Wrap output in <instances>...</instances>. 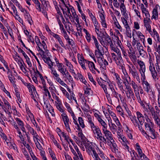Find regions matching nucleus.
I'll return each mask as SVG.
<instances>
[{
  "label": "nucleus",
  "mask_w": 160,
  "mask_h": 160,
  "mask_svg": "<svg viewBox=\"0 0 160 160\" xmlns=\"http://www.w3.org/2000/svg\"><path fill=\"white\" fill-rule=\"evenodd\" d=\"M136 46L140 55L145 58L147 57L148 56L147 53L144 50L143 47L141 45L140 43H137Z\"/></svg>",
  "instance_id": "obj_10"
},
{
  "label": "nucleus",
  "mask_w": 160,
  "mask_h": 160,
  "mask_svg": "<svg viewBox=\"0 0 160 160\" xmlns=\"http://www.w3.org/2000/svg\"><path fill=\"white\" fill-rule=\"evenodd\" d=\"M120 9L122 15L125 17H127L128 15L126 12V7L124 4H121L120 6Z\"/></svg>",
  "instance_id": "obj_26"
},
{
  "label": "nucleus",
  "mask_w": 160,
  "mask_h": 160,
  "mask_svg": "<svg viewBox=\"0 0 160 160\" xmlns=\"http://www.w3.org/2000/svg\"><path fill=\"white\" fill-rule=\"evenodd\" d=\"M87 118L88 119V121L90 124L91 128H92L95 126V125L93 122L91 116L90 115L88 116Z\"/></svg>",
  "instance_id": "obj_43"
},
{
  "label": "nucleus",
  "mask_w": 160,
  "mask_h": 160,
  "mask_svg": "<svg viewBox=\"0 0 160 160\" xmlns=\"http://www.w3.org/2000/svg\"><path fill=\"white\" fill-rule=\"evenodd\" d=\"M107 139V141L106 143L110 147L112 151L115 153L118 152L117 146L112 137H111L110 138H109Z\"/></svg>",
  "instance_id": "obj_4"
},
{
  "label": "nucleus",
  "mask_w": 160,
  "mask_h": 160,
  "mask_svg": "<svg viewBox=\"0 0 160 160\" xmlns=\"http://www.w3.org/2000/svg\"><path fill=\"white\" fill-rule=\"evenodd\" d=\"M130 84L132 86V88L134 89V93L139 92L138 86L134 81H132L130 83Z\"/></svg>",
  "instance_id": "obj_36"
},
{
  "label": "nucleus",
  "mask_w": 160,
  "mask_h": 160,
  "mask_svg": "<svg viewBox=\"0 0 160 160\" xmlns=\"http://www.w3.org/2000/svg\"><path fill=\"white\" fill-rule=\"evenodd\" d=\"M114 75L115 76V78L116 79V82L119 87L122 86V81L120 78L119 75L117 73H115Z\"/></svg>",
  "instance_id": "obj_25"
},
{
  "label": "nucleus",
  "mask_w": 160,
  "mask_h": 160,
  "mask_svg": "<svg viewBox=\"0 0 160 160\" xmlns=\"http://www.w3.org/2000/svg\"><path fill=\"white\" fill-rule=\"evenodd\" d=\"M98 84L103 88L105 93L106 94H107L108 91L107 89V87L109 85V82L104 80H103L102 82L99 80H98Z\"/></svg>",
  "instance_id": "obj_14"
},
{
  "label": "nucleus",
  "mask_w": 160,
  "mask_h": 160,
  "mask_svg": "<svg viewBox=\"0 0 160 160\" xmlns=\"http://www.w3.org/2000/svg\"><path fill=\"white\" fill-rule=\"evenodd\" d=\"M151 72L152 77L155 81H156L158 79V76L157 73L155 70L154 66L152 61L151 60Z\"/></svg>",
  "instance_id": "obj_11"
},
{
  "label": "nucleus",
  "mask_w": 160,
  "mask_h": 160,
  "mask_svg": "<svg viewBox=\"0 0 160 160\" xmlns=\"http://www.w3.org/2000/svg\"><path fill=\"white\" fill-rule=\"evenodd\" d=\"M116 110L118 112V114L122 116L123 117H124V112L120 106H118L117 107Z\"/></svg>",
  "instance_id": "obj_37"
},
{
  "label": "nucleus",
  "mask_w": 160,
  "mask_h": 160,
  "mask_svg": "<svg viewBox=\"0 0 160 160\" xmlns=\"http://www.w3.org/2000/svg\"><path fill=\"white\" fill-rule=\"evenodd\" d=\"M143 13H144L145 16L144 18H150V15L149 14V12L148 10L146 8L142 11Z\"/></svg>",
  "instance_id": "obj_49"
},
{
  "label": "nucleus",
  "mask_w": 160,
  "mask_h": 160,
  "mask_svg": "<svg viewBox=\"0 0 160 160\" xmlns=\"http://www.w3.org/2000/svg\"><path fill=\"white\" fill-rule=\"evenodd\" d=\"M140 103L141 105L143 106L144 112V116L146 119L145 122V126L146 132L149 133L150 132V108L149 107V103H146L144 105L141 101V102H138Z\"/></svg>",
  "instance_id": "obj_1"
},
{
  "label": "nucleus",
  "mask_w": 160,
  "mask_h": 160,
  "mask_svg": "<svg viewBox=\"0 0 160 160\" xmlns=\"http://www.w3.org/2000/svg\"><path fill=\"white\" fill-rule=\"evenodd\" d=\"M98 121L102 127V130L106 128H107L108 126L107 124L102 118L99 119Z\"/></svg>",
  "instance_id": "obj_40"
},
{
  "label": "nucleus",
  "mask_w": 160,
  "mask_h": 160,
  "mask_svg": "<svg viewBox=\"0 0 160 160\" xmlns=\"http://www.w3.org/2000/svg\"><path fill=\"white\" fill-rule=\"evenodd\" d=\"M78 121L79 125L82 128L85 127V125L84 124V120L81 117H79L78 118Z\"/></svg>",
  "instance_id": "obj_42"
},
{
  "label": "nucleus",
  "mask_w": 160,
  "mask_h": 160,
  "mask_svg": "<svg viewBox=\"0 0 160 160\" xmlns=\"http://www.w3.org/2000/svg\"><path fill=\"white\" fill-rule=\"evenodd\" d=\"M103 43L102 42V43H101V44L103 46V47L106 48L107 47H108V46L111 43L112 41L111 38L109 36L104 39H103Z\"/></svg>",
  "instance_id": "obj_17"
},
{
  "label": "nucleus",
  "mask_w": 160,
  "mask_h": 160,
  "mask_svg": "<svg viewBox=\"0 0 160 160\" xmlns=\"http://www.w3.org/2000/svg\"><path fill=\"white\" fill-rule=\"evenodd\" d=\"M56 64L58 71L63 75L64 73L67 71V68H65V67L63 65L62 63L59 62L57 63L56 62Z\"/></svg>",
  "instance_id": "obj_15"
},
{
  "label": "nucleus",
  "mask_w": 160,
  "mask_h": 160,
  "mask_svg": "<svg viewBox=\"0 0 160 160\" xmlns=\"http://www.w3.org/2000/svg\"><path fill=\"white\" fill-rule=\"evenodd\" d=\"M8 146L10 149H13L16 150H18L17 146L14 143H12L11 142Z\"/></svg>",
  "instance_id": "obj_54"
},
{
  "label": "nucleus",
  "mask_w": 160,
  "mask_h": 160,
  "mask_svg": "<svg viewBox=\"0 0 160 160\" xmlns=\"http://www.w3.org/2000/svg\"><path fill=\"white\" fill-rule=\"evenodd\" d=\"M8 77L11 82L16 86V85L14 84V81L15 80L14 74H13L12 72L10 70H8Z\"/></svg>",
  "instance_id": "obj_19"
},
{
  "label": "nucleus",
  "mask_w": 160,
  "mask_h": 160,
  "mask_svg": "<svg viewBox=\"0 0 160 160\" xmlns=\"http://www.w3.org/2000/svg\"><path fill=\"white\" fill-rule=\"evenodd\" d=\"M85 146L86 150H87V149H88V150L90 152L94 148L92 147V144L88 142L86 143Z\"/></svg>",
  "instance_id": "obj_41"
},
{
  "label": "nucleus",
  "mask_w": 160,
  "mask_h": 160,
  "mask_svg": "<svg viewBox=\"0 0 160 160\" xmlns=\"http://www.w3.org/2000/svg\"><path fill=\"white\" fill-rule=\"evenodd\" d=\"M104 54V49L102 47H100L95 50V55L97 58L102 57Z\"/></svg>",
  "instance_id": "obj_12"
},
{
  "label": "nucleus",
  "mask_w": 160,
  "mask_h": 160,
  "mask_svg": "<svg viewBox=\"0 0 160 160\" xmlns=\"http://www.w3.org/2000/svg\"><path fill=\"white\" fill-rule=\"evenodd\" d=\"M137 63L140 66V69H143H143L145 68V65L142 61L138 60Z\"/></svg>",
  "instance_id": "obj_47"
},
{
  "label": "nucleus",
  "mask_w": 160,
  "mask_h": 160,
  "mask_svg": "<svg viewBox=\"0 0 160 160\" xmlns=\"http://www.w3.org/2000/svg\"><path fill=\"white\" fill-rule=\"evenodd\" d=\"M119 68L120 69L122 70V72L123 73V74L127 72L126 70L124 67V64L122 65H120V67H119Z\"/></svg>",
  "instance_id": "obj_61"
},
{
  "label": "nucleus",
  "mask_w": 160,
  "mask_h": 160,
  "mask_svg": "<svg viewBox=\"0 0 160 160\" xmlns=\"http://www.w3.org/2000/svg\"><path fill=\"white\" fill-rule=\"evenodd\" d=\"M151 112L152 117L154 119L155 123L158 126L160 127V118L158 117L160 111L158 109V107L157 106H155V108L152 107L151 109Z\"/></svg>",
  "instance_id": "obj_2"
},
{
  "label": "nucleus",
  "mask_w": 160,
  "mask_h": 160,
  "mask_svg": "<svg viewBox=\"0 0 160 160\" xmlns=\"http://www.w3.org/2000/svg\"><path fill=\"white\" fill-rule=\"evenodd\" d=\"M154 123L151 122V138L153 139L157 138L158 135L154 128Z\"/></svg>",
  "instance_id": "obj_13"
},
{
  "label": "nucleus",
  "mask_w": 160,
  "mask_h": 160,
  "mask_svg": "<svg viewBox=\"0 0 160 160\" xmlns=\"http://www.w3.org/2000/svg\"><path fill=\"white\" fill-rule=\"evenodd\" d=\"M38 46V48L37 49L38 51L40 52H41V53L42 54H43L44 53V51L42 49V48L44 50H46V49L47 48V46L43 45V44L41 43V42L38 45H37Z\"/></svg>",
  "instance_id": "obj_29"
},
{
  "label": "nucleus",
  "mask_w": 160,
  "mask_h": 160,
  "mask_svg": "<svg viewBox=\"0 0 160 160\" xmlns=\"http://www.w3.org/2000/svg\"><path fill=\"white\" fill-rule=\"evenodd\" d=\"M82 29L81 28V26H78L77 27V30L78 31V35L80 36H82Z\"/></svg>",
  "instance_id": "obj_60"
},
{
  "label": "nucleus",
  "mask_w": 160,
  "mask_h": 160,
  "mask_svg": "<svg viewBox=\"0 0 160 160\" xmlns=\"http://www.w3.org/2000/svg\"><path fill=\"white\" fill-rule=\"evenodd\" d=\"M15 120L19 126L21 127L24 125L23 122L20 119L17 118L15 119Z\"/></svg>",
  "instance_id": "obj_57"
},
{
  "label": "nucleus",
  "mask_w": 160,
  "mask_h": 160,
  "mask_svg": "<svg viewBox=\"0 0 160 160\" xmlns=\"http://www.w3.org/2000/svg\"><path fill=\"white\" fill-rule=\"evenodd\" d=\"M37 148L40 150H43V148L42 147L39 142H35Z\"/></svg>",
  "instance_id": "obj_64"
},
{
  "label": "nucleus",
  "mask_w": 160,
  "mask_h": 160,
  "mask_svg": "<svg viewBox=\"0 0 160 160\" xmlns=\"http://www.w3.org/2000/svg\"><path fill=\"white\" fill-rule=\"evenodd\" d=\"M153 37L156 41L160 42V38L159 37V35L158 33L153 35Z\"/></svg>",
  "instance_id": "obj_62"
},
{
  "label": "nucleus",
  "mask_w": 160,
  "mask_h": 160,
  "mask_svg": "<svg viewBox=\"0 0 160 160\" xmlns=\"http://www.w3.org/2000/svg\"><path fill=\"white\" fill-rule=\"evenodd\" d=\"M33 2L36 4V9L39 11L41 10L40 4L38 0H33Z\"/></svg>",
  "instance_id": "obj_44"
},
{
  "label": "nucleus",
  "mask_w": 160,
  "mask_h": 160,
  "mask_svg": "<svg viewBox=\"0 0 160 160\" xmlns=\"http://www.w3.org/2000/svg\"><path fill=\"white\" fill-rule=\"evenodd\" d=\"M69 123V122H64V124L65 125V127H66V128L67 131L68 132L71 133V129L70 128Z\"/></svg>",
  "instance_id": "obj_52"
},
{
  "label": "nucleus",
  "mask_w": 160,
  "mask_h": 160,
  "mask_svg": "<svg viewBox=\"0 0 160 160\" xmlns=\"http://www.w3.org/2000/svg\"><path fill=\"white\" fill-rule=\"evenodd\" d=\"M94 134H96L97 135L102 133L100 129L98 127L95 126L91 128Z\"/></svg>",
  "instance_id": "obj_27"
},
{
  "label": "nucleus",
  "mask_w": 160,
  "mask_h": 160,
  "mask_svg": "<svg viewBox=\"0 0 160 160\" xmlns=\"http://www.w3.org/2000/svg\"><path fill=\"white\" fill-rule=\"evenodd\" d=\"M154 48L155 51L158 53V56H156L157 63L156 64V68L157 70H158V69H160L158 64L160 63V46L159 45H158L157 44H155L154 45Z\"/></svg>",
  "instance_id": "obj_9"
},
{
  "label": "nucleus",
  "mask_w": 160,
  "mask_h": 160,
  "mask_svg": "<svg viewBox=\"0 0 160 160\" xmlns=\"http://www.w3.org/2000/svg\"><path fill=\"white\" fill-rule=\"evenodd\" d=\"M56 106L58 109L61 112L62 114H64V112L62 107V105L60 103V104H56Z\"/></svg>",
  "instance_id": "obj_46"
},
{
  "label": "nucleus",
  "mask_w": 160,
  "mask_h": 160,
  "mask_svg": "<svg viewBox=\"0 0 160 160\" xmlns=\"http://www.w3.org/2000/svg\"><path fill=\"white\" fill-rule=\"evenodd\" d=\"M158 10L153 9L152 11V15L151 19L152 20H154L156 21L158 18Z\"/></svg>",
  "instance_id": "obj_28"
},
{
  "label": "nucleus",
  "mask_w": 160,
  "mask_h": 160,
  "mask_svg": "<svg viewBox=\"0 0 160 160\" xmlns=\"http://www.w3.org/2000/svg\"><path fill=\"white\" fill-rule=\"evenodd\" d=\"M51 35L55 38L58 41L59 44L62 47L66 48V46L63 43L62 40L60 36L57 34L54 33H52Z\"/></svg>",
  "instance_id": "obj_16"
},
{
  "label": "nucleus",
  "mask_w": 160,
  "mask_h": 160,
  "mask_svg": "<svg viewBox=\"0 0 160 160\" xmlns=\"http://www.w3.org/2000/svg\"><path fill=\"white\" fill-rule=\"evenodd\" d=\"M143 88L144 91L149 94V91L150 89V85L149 83L147 81L144 80L143 81Z\"/></svg>",
  "instance_id": "obj_23"
},
{
  "label": "nucleus",
  "mask_w": 160,
  "mask_h": 160,
  "mask_svg": "<svg viewBox=\"0 0 160 160\" xmlns=\"http://www.w3.org/2000/svg\"><path fill=\"white\" fill-rule=\"evenodd\" d=\"M109 45L111 50L116 53L119 58H121V54L120 50L118 48H115L113 42H112Z\"/></svg>",
  "instance_id": "obj_18"
},
{
  "label": "nucleus",
  "mask_w": 160,
  "mask_h": 160,
  "mask_svg": "<svg viewBox=\"0 0 160 160\" xmlns=\"http://www.w3.org/2000/svg\"><path fill=\"white\" fill-rule=\"evenodd\" d=\"M88 61H87L85 59L83 61H82L81 62H79L80 65L81 66L82 68L84 70L86 69V68L85 66V64H88Z\"/></svg>",
  "instance_id": "obj_39"
},
{
  "label": "nucleus",
  "mask_w": 160,
  "mask_h": 160,
  "mask_svg": "<svg viewBox=\"0 0 160 160\" xmlns=\"http://www.w3.org/2000/svg\"><path fill=\"white\" fill-rule=\"evenodd\" d=\"M16 3V5L21 12H23L26 10L25 8L22 7V6L17 1Z\"/></svg>",
  "instance_id": "obj_53"
},
{
  "label": "nucleus",
  "mask_w": 160,
  "mask_h": 160,
  "mask_svg": "<svg viewBox=\"0 0 160 160\" xmlns=\"http://www.w3.org/2000/svg\"><path fill=\"white\" fill-rule=\"evenodd\" d=\"M64 60L65 62V64L67 67L69 68L70 67H72V65L71 64V63L66 58H64Z\"/></svg>",
  "instance_id": "obj_59"
},
{
  "label": "nucleus",
  "mask_w": 160,
  "mask_h": 160,
  "mask_svg": "<svg viewBox=\"0 0 160 160\" xmlns=\"http://www.w3.org/2000/svg\"><path fill=\"white\" fill-rule=\"evenodd\" d=\"M24 14V16L25 17V18L27 19L29 23L31 25L32 22H32V19L31 18V17L30 14H29L28 12L26 10L24 12H23Z\"/></svg>",
  "instance_id": "obj_34"
},
{
  "label": "nucleus",
  "mask_w": 160,
  "mask_h": 160,
  "mask_svg": "<svg viewBox=\"0 0 160 160\" xmlns=\"http://www.w3.org/2000/svg\"><path fill=\"white\" fill-rule=\"evenodd\" d=\"M126 86L127 91L126 92V94L128 99H132L133 100H135V98L134 95V93L131 88L128 86H127L126 82H123Z\"/></svg>",
  "instance_id": "obj_8"
},
{
  "label": "nucleus",
  "mask_w": 160,
  "mask_h": 160,
  "mask_svg": "<svg viewBox=\"0 0 160 160\" xmlns=\"http://www.w3.org/2000/svg\"><path fill=\"white\" fill-rule=\"evenodd\" d=\"M11 9H12L14 15H16L18 14V12H17L15 6L12 4L11 5Z\"/></svg>",
  "instance_id": "obj_55"
},
{
  "label": "nucleus",
  "mask_w": 160,
  "mask_h": 160,
  "mask_svg": "<svg viewBox=\"0 0 160 160\" xmlns=\"http://www.w3.org/2000/svg\"><path fill=\"white\" fill-rule=\"evenodd\" d=\"M128 72L129 74L131 75L133 78L136 79L137 81L140 82V80L138 72L134 66L132 65V67L128 66Z\"/></svg>",
  "instance_id": "obj_3"
},
{
  "label": "nucleus",
  "mask_w": 160,
  "mask_h": 160,
  "mask_svg": "<svg viewBox=\"0 0 160 160\" xmlns=\"http://www.w3.org/2000/svg\"><path fill=\"white\" fill-rule=\"evenodd\" d=\"M27 87L28 88L29 92L31 93V94L33 92H35V91L36 90V89L33 85L31 84H28Z\"/></svg>",
  "instance_id": "obj_38"
},
{
  "label": "nucleus",
  "mask_w": 160,
  "mask_h": 160,
  "mask_svg": "<svg viewBox=\"0 0 160 160\" xmlns=\"http://www.w3.org/2000/svg\"><path fill=\"white\" fill-rule=\"evenodd\" d=\"M27 128L29 132L30 133H31L32 135H34L36 134V132L34 130V129L31 127L29 125L27 126Z\"/></svg>",
  "instance_id": "obj_45"
},
{
  "label": "nucleus",
  "mask_w": 160,
  "mask_h": 160,
  "mask_svg": "<svg viewBox=\"0 0 160 160\" xmlns=\"http://www.w3.org/2000/svg\"><path fill=\"white\" fill-rule=\"evenodd\" d=\"M144 23L146 30L150 32V18H144Z\"/></svg>",
  "instance_id": "obj_20"
},
{
  "label": "nucleus",
  "mask_w": 160,
  "mask_h": 160,
  "mask_svg": "<svg viewBox=\"0 0 160 160\" xmlns=\"http://www.w3.org/2000/svg\"><path fill=\"white\" fill-rule=\"evenodd\" d=\"M78 62H81L82 61L85 60V59H84L83 57L81 54H80L79 53H78Z\"/></svg>",
  "instance_id": "obj_63"
},
{
  "label": "nucleus",
  "mask_w": 160,
  "mask_h": 160,
  "mask_svg": "<svg viewBox=\"0 0 160 160\" xmlns=\"http://www.w3.org/2000/svg\"><path fill=\"white\" fill-rule=\"evenodd\" d=\"M111 123V125L109 124V126L111 131L113 134H114L117 131V126L115 124L112 123V122Z\"/></svg>",
  "instance_id": "obj_33"
},
{
  "label": "nucleus",
  "mask_w": 160,
  "mask_h": 160,
  "mask_svg": "<svg viewBox=\"0 0 160 160\" xmlns=\"http://www.w3.org/2000/svg\"><path fill=\"white\" fill-rule=\"evenodd\" d=\"M88 67L90 69H94V70H96L98 73H100V71L96 68L95 65L93 62L88 61Z\"/></svg>",
  "instance_id": "obj_31"
},
{
  "label": "nucleus",
  "mask_w": 160,
  "mask_h": 160,
  "mask_svg": "<svg viewBox=\"0 0 160 160\" xmlns=\"http://www.w3.org/2000/svg\"><path fill=\"white\" fill-rule=\"evenodd\" d=\"M118 138L119 141L122 144H126V142H128L127 139L125 137L122 135H118Z\"/></svg>",
  "instance_id": "obj_32"
},
{
  "label": "nucleus",
  "mask_w": 160,
  "mask_h": 160,
  "mask_svg": "<svg viewBox=\"0 0 160 160\" xmlns=\"http://www.w3.org/2000/svg\"><path fill=\"white\" fill-rule=\"evenodd\" d=\"M35 75L37 77H39L41 80V81L43 85V87H45L46 86V82L43 78V77L42 76V74L38 70H37L36 72Z\"/></svg>",
  "instance_id": "obj_24"
},
{
  "label": "nucleus",
  "mask_w": 160,
  "mask_h": 160,
  "mask_svg": "<svg viewBox=\"0 0 160 160\" xmlns=\"http://www.w3.org/2000/svg\"><path fill=\"white\" fill-rule=\"evenodd\" d=\"M128 56L131 61L134 65H135L137 58L135 52L132 47L128 49Z\"/></svg>",
  "instance_id": "obj_6"
},
{
  "label": "nucleus",
  "mask_w": 160,
  "mask_h": 160,
  "mask_svg": "<svg viewBox=\"0 0 160 160\" xmlns=\"http://www.w3.org/2000/svg\"><path fill=\"white\" fill-rule=\"evenodd\" d=\"M51 69V73L53 75V77L54 78L57 77H59V75L58 73L56 70L53 69V68Z\"/></svg>",
  "instance_id": "obj_48"
},
{
  "label": "nucleus",
  "mask_w": 160,
  "mask_h": 160,
  "mask_svg": "<svg viewBox=\"0 0 160 160\" xmlns=\"http://www.w3.org/2000/svg\"><path fill=\"white\" fill-rule=\"evenodd\" d=\"M98 36V38L100 42V43H103V38H102V34L101 32L100 33L98 32L96 33Z\"/></svg>",
  "instance_id": "obj_56"
},
{
  "label": "nucleus",
  "mask_w": 160,
  "mask_h": 160,
  "mask_svg": "<svg viewBox=\"0 0 160 160\" xmlns=\"http://www.w3.org/2000/svg\"><path fill=\"white\" fill-rule=\"evenodd\" d=\"M138 120L139 123L142 125L144 122V117L139 112H138L136 113Z\"/></svg>",
  "instance_id": "obj_22"
},
{
  "label": "nucleus",
  "mask_w": 160,
  "mask_h": 160,
  "mask_svg": "<svg viewBox=\"0 0 160 160\" xmlns=\"http://www.w3.org/2000/svg\"><path fill=\"white\" fill-rule=\"evenodd\" d=\"M107 88H108L109 91L110 90L112 92V96L113 97H117L118 93H117L112 85L110 84L109 83V85L107 87Z\"/></svg>",
  "instance_id": "obj_21"
},
{
  "label": "nucleus",
  "mask_w": 160,
  "mask_h": 160,
  "mask_svg": "<svg viewBox=\"0 0 160 160\" xmlns=\"http://www.w3.org/2000/svg\"><path fill=\"white\" fill-rule=\"evenodd\" d=\"M103 132L106 138L112 137V133L111 132L107 130V128H106L102 129Z\"/></svg>",
  "instance_id": "obj_30"
},
{
  "label": "nucleus",
  "mask_w": 160,
  "mask_h": 160,
  "mask_svg": "<svg viewBox=\"0 0 160 160\" xmlns=\"http://www.w3.org/2000/svg\"><path fill=\"white\" fill-rule=\"evenodd\" d=\"M98 62L100 66L103 69L105 68V67H104V63H103L102 57L98 58Z\"/></svg>",
  "instance_id": "obj_51"
},
{
  "label": "nucleus",
  "mask_w": 160,
  "mask_h": 160,
  "mask_svg": "<svg viewBox=\"0 0 160 160\" xmlns=\"http://www.w3.org/2000/svg\"><path fill=\"white\" fill-rule=\"evenodd\" d=\"M3 102L4 105H3V107H2V108L6 113L9 115L8 116L11 117V112H10L11 110V106L7 100H4Z\"/></svg>",
  "instance_id": "obj_7"
},
{
  "label": "nucleus",
  "mask_w": 160,
  "mask_h": 160,
  "mask_svg": "<svg viewBox=\"0 0 160 160\" xmlns=\"http://www.w3.org/2000/svg\"><path fill=\"white\" fill-rule=\"evenodd\" d=\"M128 16L126 17H122L121 18L122 22L124 25V26L126 29V33L128 37H131V31L130 28L128 23L127 19H128Z\"/></svg>",
  "instance_id": "obj_5"
},
{
  "label": "nucleus",
  "mask_w": 160,
  "mask_h": 160,
  "mask_svg": "<svg viewBox=\"0 0 160 160\" xmlns=\"http://www.w3.org/2000/svg\"><path fill=\"white\" fill-rule=\"evenodd\" d=\"M152 107H153L154 108H155V106H156V97L154 95V94H153V92H152Z\"/></svg>",
  "instance_id": "obj_50"
},
{
  "label": "nucleus",
  "mask_w": 160,
  "mask_h": 160,
  "mask_svg": "<svg viewBox=\"0 0 160 160\" xmlns=\"http://www.w3.org/2000/svg\"><path fill=\"white\" fill-rule=\"evenodd\" d=\"M84 93L85 95H86L87 96H88L90 95V92L92 91L91 88H86L84 89Z\"/></svg>",
  "instance_id": "obj_58"
},
{
  "label": "nucleus",
  "mask_w": 160,
  "mask_h": 160,
  "mask_svg": "<svg viewBox=\"0 0 160 160\" xmlns=\"http://www.w3.org/2000/svg\"><path fill=\"white\" fill-rule=\"evenodd\" d=\"M113 19L114 21V24L115 25V27H116L117 28L119 29L120 31L122 32V28L118 22L116 17H115L114 18H113Z\"/></svg>",
  "instance_id": "obj_35"
}]
</instances>
